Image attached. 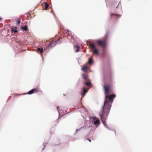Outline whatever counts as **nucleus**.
<instances>
[{
    "mask_svg": "<svg viewBox=\"0 0 152 152\" xmlns=\"http://www.w3.org/2000/svg\"><path fill=\"white\" fill-rule=\"evenodd\" d=\"M104 89L105 98L102 112L100 113L102 121L103 124L109 113L113 100V99L115 97V95L114 94L108 95L110 92V85H105L104 86Z\"/></svg>",
    "mask_w": 152,
    "mask_h": 152,
    "instance_id": "nucleus-1",
    "label": "nucleus"
},
{
    "mask_svg": "<svg viewBox=\"0 0 152 152\" xmlns=\"http://www.w3.org/2000/svg\"><path fill=\"white\" fill-rule=\"evenodd\" d=\"M109 35V32L108 31L106 32V34L104 38L101 40H98L96 43L99 46H102L104 48L106 46L107 44V39Z\"/></svg>",
    "mask_w": 152,
    "mask_h": 152,
    "instance_id": "nucleus-2",
    "label": "nucleus"
},
{
    "mask_svg": "<svg viewBox=\"0 0 152 152\" xmlns=\"http://www.w3.org/2000/svg\"><path fill=\"white\" fill-rule=\"evenodd\" d=\"M57 41L56 40H52L50 41L49 43H48V45H45L46 50H48L53 47L56 44Z\"/></svg>",
    "mask_w": 152,
    "mask_h": 152,
    "instance_id": "nucleus-3",
    "label": "nucleus"
},
{
    "mask_svg": "<svg viewBox=\"0 0 152 152\" xmlns=\"http://www.w3.org/2000/svg\"><path fill=\"white\" fill-rule=\"evenodd\" d=\"M89 46L93 50V54H97L98 53V50L96 48V46L94 44L90 43Z\"/></svg>",
    "mask_w": 152,
    "mask_h": 152,
    "instance_id": "nucleus-4",
    "label": "nucleus"
},
{
    "mask_svg": "<svg viewBox=\"0 0 152 152\" xmlns=\"http://www.w3.org/2000/svg\"><path fill=\"white\" fill-rule=\"evenodd\" d=\"M93 118L94 120L93 123L95 125L97 124L100 123L99 120V119L96 117H94Z\"/></svg>",
    "mask_w": 152,
    "mask_h": 152,
    "instance_id": "nucleus-5",
    "label": "nucleus"
},
{
    "mask_svg": "<svg viewBox=\"0 0 152 152\" xmlns=\"http://www.w3.org/2000/svg\"><path fill=\"white\" fill-rule=\"evenodd\" d=\"M84 84L86 85L87 87H91V84L89 80H86L84 82Z\"/></svg>",
    "mask_w": 152,
    "mask_h": 152,
    "instance_id": "nucleus-6",
    "label": "nucleus"
},
{
    "mask_svg": "<svg viewBox=\"0 0 152 152\" xmlns=\"http://www.w3.org/2000/svg\"><path fill=\"white\" fill-rule=\"evenodd\" d=\"M67 31L68 33V34L67 36V38L70 40H71L72 39L73 40L74 39H73L72 36V35L70 34L71 33V32H70L68 30H67Z\"/></svg>",
    "mask_w": 152,
    "mask_h": 152,
    "instance_id": "nucleus-7",
    "label": "nucleus"
},
{
    "mask_svg": "<svg viewBox=\"0 0 152 152\" xmlns=\"http://www.w3.org/2000/svg\"><path fill=\"white\" fill-rule=\"evenodd\" d=\"M38 91L36 89H33L30 90L27 94H31L34 92H36Z\"/></svg>",
    "mask_w": 152,
    "mask_h": 152,
    "instance_id": "nucleus-8",
    "label": "nucleus"
},
{
    "mask_svg": "<svg viewBox=\"0 0 152 152\" xmlns=\"http://www.w3.org/2000/svg\"><path fill=\"white\" fill-rule=\"evenodd\" d=\"M83 92L82 93L81 95H82V96H83L85 95V94H86V92L88 91V89H86L85 87H84L83 88Z\"/></svg>",
    "mask_w": 152,
    "mask_h": 152,
    "instance_id": "nucleus-9",
    "label": "nucleus"
},
{
    "mask_svg": "<svg viewBox=\"0 0 152 152\" xmlns=\"http://www.w3.org/2000/svg\"><path fill=\"white\" fill-rule=\"evenodd\" d=\"M83 77V79H85L86 80H88V76L87 75L85 74H82Z\"/></svg>",
    "mask_w": 152,
    "mask_h": 152,
    "instance_id": "nucleus-10",
    "label": "nucleus"
},
{
    "mask_svg": "<svg viewBox=\"0 0 152 152\" xmlns=\"http://www.w3.org/2000/svg\"><path fill=\"white\" fill-rule=\"evenodd\" d=\"M17 29L16 27L11 28V31L14 33H16L18 32Z\"/></svg>",
    "mask_w": 152,
    "mask_h": 152,
    "instance_id": "nucleus-11",
    "label": "nucleus"
},
{
    "mask_svg": "<svg viewBox=\"0 0 152 152\" xmlns=\"http://www.w3.org/2000/svg\"><path fill=\"white\" fill-rule=\"evenodd\" d=\"M43 48H37V51L38 52H39L40 53H42L43 52Z\"/></svg>",
    "mask_w": 152,
    "mask_h": 152,
    "instance_id": "nucleus-12",
    "label": "nucleus"
},
{
    "mask_svg": "<svg viewBox=\"0 0 152 152\" xmlns=\"http://www.w3.org/2000/svg\"><path fill=\"white\" fill-rule=\"evenodd\" d=\"M88 69V66H84L83 67L82 69V70L86 72V71Z\"/></svg>",
    "mask_w": 152,
    "mask_h": 152,
    "instance_id": "nucleus-13",
    "label": "nucleus"
},
{
    "mask_svg": "<svg viewBox=\"0 0 152 152\" xmlns=\"http://www.w3.org/2000/svg\"><path fill=\"white\" fill-rule=\"evenodd\" d=\"M45 10H46L48 9V8L49 6V4L46 2H45Z\"/></svg>",
    "mask_w": 152,
    "mask_h": 152,
    "instance_id": "nucleus-14",
    "label": "nucleus"
},
{
    "mask_svg": "<svg viewBox=\"0 0 152 152\" xmlns=\"http://www.w3.org/2000/svg\"><path fill=\"white\" fill-rule=\"evenodd\" d=\"M22 29L24 30L25 31H26L28 30L27 27L26 26H25L24 27H22Z\"/></svg>",
    "mask_w": 152,
    "mask_h": 152,
    "instance_id": "nucleus-15",
    "label": "nucleus"
},
{
    "mask_svg": "<svg viewBox=\"0 0 152 152\" xmlns=\"http://www.w3.org/2000/svg\"><path fill=\"white\" fill-rule=\"evenodd\" d=\"M92 63H93L92 60L91 59H89L88 61V64H92Z\"/></svg>",
    "mask_w": 152,
    "mask_h": 152,
    "instance_id": "nucleus-16",
    "label": "nucleus"
},
{
    "mask_svg": "<svg viewBox=\"0 0 152 152\" xmlns=\"http://www.w3.org/2000/svg\"><path fill=\"white\" fill-rule=\"evenodd\" d=\"M110 15L111 16H112L113 15H116V16H118V18H119L121 16V15H118V14H113V13L111 14H110Z\"/></svg>",
    "mask_w": 152,
    "mask_h": 152,
    "instance_id": "nucleus-17",
    "label": "nucleus"
},
{
    "mask_svg": "<svg viewBox=\"0 0 152 152\" xmlns=\"http://www.w3.org/2000/svg\"><path fill=\"white\" fill-rule=\"evenodd\" d=\"M20 22H21V21H20V19L19 18V20H18L17 21V25H19V24H20Z\"/></svg>",
    "mask_w": 152,
    "mask_h": 152,
    "instance_id": "nucleus-18",
    "label": "nucleus"
},
{
    "mask_svg": "<svg viewBox=\"0 0 152 152\" xmlns=\"http://www.w3.org/2000/svg\"><path fill=\"white\" fill-rule=\"evenodd\" d=\"M15 43H19V44H20V43L21 42L20 41H17V40H16V41H15Z\"/></svg>",
    "mask_w": 152,
    "mask_h": 152,
    "instance_id": "nucleus-19",
    "label": "nucleus"
},
{
    "mask_svg": "<svg viewBox=\"0 0 152 152\" xmlns=\"http://www.w3.org/2000/svg\"><path fill=\"white\" fill-rule=\"evenodd\" d=\"M76 47L77 48V49L76 50V52H78L79 50V48L77 46H76Z\"/></svg>",
    "mask_w": 152,
    "mask_h": 152,
    "instance_id": "nucleus-20",
    "label": "nucleus"
},
{
    "mask_svg": "<svg viewBox=\"0 0 152 152\" xmlns=\"http://www.w3.org/2000/svg\"><path fill=\"white\" fill-rule=\"evenodd\" d=\"M87 140H88L90 142H91V140L89 139H87Z\"/></svg>",
    "mask_w": 152,
    "mask_h": 152,
    "instance_id": "nucleus-21",
    "label": "nucleus"
},
{
    "mask_svg": "<svg viewBox=\"0 0 152 152\" xmlns=\"http://www.w3.org/2000/svg\"><path fill=\"white\" fill-rule=\"evenodd\" d=\"M45 145H44V147H43V149H44L45 148Z\"/></svg>",
    "mask_w": 152,
    "mask_h": 152,
    "instance_id": "nucleus-22",
    "label": "nucleus"
},
{
    "mask_svg": "<svg viewBox=\"0 0 152 152\" xmlns=\"http://www.w3.org/2000/svg\"><path fill=\"white\" fill-rule=\"evenodd\" d=\"M58 108H59V107H57V109L58 110Z\"/></svg>",
    "mask_w": 152,
    "mask_h": 152,
    "instance_id": "nucleus-23",
    "label": "nucleus"
},
{
    "mask_svg": "<svg viewBox=\"0 0 152 152\" xmlns=\"http://www.w3.org/2000/svg\"><path fill=\"white\" fill-rule=\"evenodd\" d=\"M1 20V18H0V20Z\"/></svg>",
    "mask_w": 152,
    "mask_h": 152,
    "instance_id": "nucleus-24",
    "label": "nucleus"
}]
</instances>
